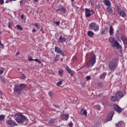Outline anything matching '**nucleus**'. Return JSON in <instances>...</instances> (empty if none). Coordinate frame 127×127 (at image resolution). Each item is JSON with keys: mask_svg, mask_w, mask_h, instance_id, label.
I'll use <instances>...</instances> for the list:
<instances>
[{"mask_svg": "<svg viewBox=\"0 0 127 127\" xmlns=\"http://www.w3.org/2000/svg\"><path fill=\"white\" fill-rule=\"evenodd\" d=\"M119 66V59L113 58L111 59L108 63V67L111 71H115Z\"/></svg>", "mask_w": 127, "mask_h": 127, "instance_id": "1", "label": "nucleus"}, {"mask_svg": "<svg viewBox=\"0 0 127 127\" xmlns=\"http://www.w3.org/2000/svg\"><path fill=\"white\" fill-rule=\"evenodd\" d=\"M26 87V84L21 83L19 85L17 84H15L14 85L13 91L15 93H17L18 95L21 94V92L25 89Z\"/></svg>", "mask_w": 127, "mask_h": 127, "instance_id": "2", "label": "nucleus"}, {"mask_svg": "<svg viewBox=\"0 0 127 127\" xmlns=\"http://www.w3.org/2000/svg\"><path fill=\"white\" fill-rule=\"evenodd\" d=\"M16 115L18 116L15 118V121L18 124H23L26 121V117L23 115L22 113H18Z\"/></svg>", "mask_w": 127, "mask_h": 127, "instance_id": "3", "label": "nucleus"}, {"mask_svg": "<svg viewBox=\"0 0 127 127\" xmlns=\"http://www.w3.org/2000/svg\"><path fill=\"white\" fill-rule=\"evenodd\" d=\"M91 58L89 59V60L88 61L86 64V67L88 68H91V67H93V66L95 65V63H96V55L93 53H91Z\"/></svg>", "mask_w": 127, "mask_h": 127, "instance_id": "4", "label": "nucleus"}, {"mask_svg": "<svg viewBox=\"0 0 127 127\" xmlns=\"http://www.w3.org/2000/svg\"><path fill=\"white\" fill-rule=\"evenodd\" d=\"M109 41L111 44L112 47H116L117 49H120V43L115 38L110 37L109 39Z\"/></svg>", "mask_w": 127, "mask_h": 127, "instance_id": "5", "label": "nucleus"}, {"mask_svg": "<svg viewBox=\"0 0 127 127\" xmlns=\"http://www.w3.org/2000/svg\"><path fill=\"white\" fill-rule=\"evenodd\" d=\"M89 28L97 32L100 30V26L95 22H91L89 24Z\"/></svg>", "mask_w": 127, "mask_h": 127, "instance_id": "6", "label": "nucleus"}, {"mask_svg": "<svg viewBox=\"0 0 127 127\" xmlns=\"http://www.w3.org/2000/svg\"><path fill=\"white\" fill-rule=\"evenodd\" d=\"M6 125L8 126H10V127H17L18 125L16 122L13 120H7L6 121Z\"/></svg>", "mask_w": 127, "mask_h": 127, "instance_id": "7", "label": "nucleus"}, {"mask_svg": "<svg viewBox=\"0 0 127 127\" xmlns=\"http://www.w3.org/2000/svg\"><path fill=\"white\" fill-rule=\"evenodd\" d=\"M114 114L115 112L114 111H111L107 117V121L110 122L113 120V117H114Z\"/></svg>", "mask_w": 127, "mask_h": 127, "instance_id": "8", "label": "nucleus"}, {"mask_svg": "<svg viewBox=\"0 0 127 127\" xmlns=\"http://www.w3.org/2000/svg\"><path fill=\"white\" fill-rule=\"evenodd\" d=\"M55 52H56V53L61 55L62 56H65L64 53H63L62 50L60 49V48L58 47H55Z\"/></svg>", "mask_w": 127, "mask_h": 127, "instance_id": "9", "label": "nucleus"}, {"mask_svg": "<svg viewBox=\"0 0 127 127\" xmlns=\"http://www.w3.org/2000/svg\"><path fill=\"white\" fill-rule=\"evenodd\" d=\"M115 96L118 98H124V92L123 91H118L116 93Z\"/></svg>", "mask_w": 127, "mask_h": 127, "instance_id": "10", "label": "nucleus"}, {"mask_svg": "<svg viewBox=\"0 0 127 127\" xmlns=\"http://www.w3.org/2000/svg\"><path fill=\"white\" fill-rule=\"evenodd\" d=\"M114 110L119 113H121V112H123V110H122V108H120V106H119V105H115L114 106Z\"/></svg>", "mask_w": 127, "mask_h": 127, "instance_id": "11", "label": "nucleus"}, {"mask_svg": "<svg viewBox=\"0 0 127 127\" xmlns=\"http://www.w3.org/2000/svg\"><path fill=\"white\" fill-rule=\"evenodd\" d=\"M66 39L65 37H63L62 35H61L59 38L58 39V41L60 42V43H63V42H65Z\"/></svg>", "mask_w": 127, "mask_h": 127, "instance_id": "12", "label": "nucleus"}, {"mask_svg": "<svg viewBox=\"0 0 127 127\" xmlns=\"http://www.w3.org/2000/svg\"><path fill=\"white\" fill-rule=\"evenodd\" d=\"M109 33L111 36H114V27H113V26L112 25H110Z\"/></svg>", "mask_w": 127, "mask_h": 127, "instance_id": "13", "label": "nucleus"}, {"mask_svg": "<svg viewBox=\"0 0 127 127\" xmlns=\"http://www.w3.org/2000/svg\"><path fill=\"white\" fill-rule=\"evenodd\" d=\"M85 16L86 17H90L91 15H92V14H91V11H90V9L88 8H85Z\"/></svg>", "mask_w": 127, "mask_h": 127, "instance_id": "14", "label": "nucleus"}, {"mask_svg": "<svg viewBox=\"0 0 127 127\" xmlns=\"http://www.w3.org/2000/svg\"><path fill=\"white\" fill-rule=\"evenodd\" d=\"M61 118L62 120H65V121H68V119H69V115L66 114H62L61 115Z\"/></svg>", "mask_w": 127, "mask_h": 127, "instance_id": "15", "label": "nucleus"}, {"mask_svg": "<svg viewBox=\"0 0 127 127\" xmlns=\"http://www.w3.org/2000/svg\"><path fill=\"white\" fill-rule=\"evenodd\" d=\"M121 39L123 43H124V44H127V38L126 35H122L121 36Z\"/></svg>", "mask_w": 127, "mask_h": 127, "instance_id": "16", "label": "nucleus"}, {"mask_svg": "<svg viewBox=\"0 0 127 127\" xmlns=\"http://www.w3.org/2000/svg\"><path fill=\"white\" fill-rule=\"evenodd\" d=\"M57 10L59 12H61V14H62V13H65V11H67V10L66 9V8H64V7H63L61 9L59 8Z\"/></svg>", "mask_w": 127, "mask_h": 127, "instance_id": "17", "label": "nucleus"}, {"mask_svg": "<svg viewBox=\"0 0 127 127\" xmlns=\"http://www.w3.org/2000/svg\"><path fill=\"white\" fill-rule=\"evenodd\" d=\"M104 4L106 5V6H110L111 7L112 5V4L111 3V1L110 0H104L103 1Z\"/></svg>", "mask_w": 127, "mask_h": 127, "instance_id": "18", "label": "nucleus"}, {"mask_svg": "<svg viewBox=\"0 0 127 127\" xmlns=\"http://www.w3.org/2000/svg\"><path fill=\"white\" fill-rule=\"evenodd\" d=\"M28 61H35L37 63H39V64H41V61L38 60V59H33L31 58H29L28 60Z\"/></svg>", "mask_w": 127, "mask_h": 127, "instance_id": "19", "label": "nucleus"}, {"mask_svg": "<svg viewBox=\"0 0 127 127\" xmlns=\"http://www.w3.org/2000/svg\"><path fill=\"white\" fill-rule=\"evenodd\" d=\"M118 97L117 96H112L111 97V100L113 102V103H116L118 101Z\"/></svg>", "mask_w": 127, "mask_h": 127, "instance_id": "20", "label": "nucleus"}, {"mask_svg": "<svg viewBox=\"0 0 127 127\" xmlns=\"http://www.w3.org/2000/svg\"><path fill=\"white\" fill-rule=\"evenodd\" d=\"M95 34L94 32L91 31H87V35L89 37H94Z\"/></svg>", "mask_w": 127, "mask_h": 127, "instance_id": "21", "label": "nucleus"}, {"mask_svg": "<svg viewBox=\"0 0 127 127\" xmlns=\"http://www.w3.org/2000/svg\"><path fill=\"white\" fill-rule=\"evenodd\" d=\"M107 9L109 12V13H110V14H113L114 13V10H113V9H112V8H111V6H108L107 8Z\"/></svg>", "mask_w": 127, "mask_h": 127, "instance_id": "22", "label": "nucleus"}, {"mask_svg": "<svg viewBox=\"0 0 127 127\" xmlns=\"http://www.w3.org/2000/svg\"><path fill=\"white\" fill-rule=\"evenodd\" d=\"M59 75L60 77L63 76V73H64V70L62 68H61L59 70Z\"/></svg>", "mask_w": 127, "mask_h": 127, "instance_id": "23", "label": "nucleus"}, {"mask_svg": "<svg viewBox=\"0 0 127 127\" xmlns=\"http://www.w3.org/2000/svg\"><path fill=\"white\" fill-rule=\"evenodd\" d=\"M118 14H119V15H120L122 17H126L127 16V14L126 13V12L123 11L120 12Z\"/></svg>", "mask_w": 127, "mask_h": 127, "instance_id": "24", "label": "nucleus"}, {"mask_svg": "<svg viewBox=\"0 0 127 127\" xmlns=\"http://www.w3.org/2000/svg\"><path fill=\"white\" fill-rule=\"evenodd\" d=\"M81 113H83V114L84 115V117H87L88 115V113L87 112V111L86 110L82 109L81 110Z\"/></svg>", "mask_w": 127, "mask_h": 127, "instance_id": "25", "label": "nucleus"}, {"mask_svg": "<svg viewBox=\"0 0 127 127\" xmlns=\"http://www.w3.org/2000/svg\"><path fill=\"white\" fill-rule=\"evenodd\" d=\"M122 125H123V121L119 122L117 123H116V127H121Z\"/></svg>", "mask_w": 127, "mask_h": 127, "instance_id": "26", "label": "nucleus"}, {"mask_svg": "<svg viewBox=\"0 0 127 127\" xmlns=\"http://www.w3.org/2000/svg\"><path fill=\"white\" fill-rule=\"evenodd\" d=\"M60 57V55H57L54 59V61L55 62H58V61H59V59H60L59 57Z\"/></svg>", "mask_w": 127, "mask_h": 127, "instance_id": "27", "label": "nucleus"}, {"mask_svg": "<svg viewBox=\"0 0 127 127\" xmlns=\"http://www.w3.org/2000/svg\"><path fill=\"white\" fill-rule=\"evenodd\" d=\"M16 28L21 31L23 30V28H22V27L19 25H17L16 26Z\"/></svg>", "mask_w": 127, "mask_h": 127, "instance_id": "28", "label": "nucleus"}, {"mask_svg": "<svg viewBox=\"0 0 127 127\" xmlns=\"http://www.w3.org/2000/svg\"><path fill=\"white\" fill-rule=\"evenodd\" d=\"M116 38H120V31L117 30L116 34Z\"/></svg>", "mask_w": 127, "mask_h": 127, "instance_id": "29", "label": "nucleus"}, {"mask_svg": "<svg viewBox=\"0 0 127 127\" xmlns=\"http://www.w3.org/2000/svg\"><path fill=\"white\" fill-rule=\"evenodd\" d=\"M35 26L37 29H39L40 28V24L36 23H35Z\"/></svg>", "mask_w": 127, "mask_h": 127, "instance_id": "30", "label": "nucleus"}, {"mask_svg": "<svg viewBox=\"0 0 127 127\" xmlns=\"http://www.w3.org/2000/svg\"><path fill=\"white\" fill-rule=\"evenodd\" d=\"M4 118H5V116L3 115H0V121H3V120H4Z\"/></svg>", "mask_w": 127, "mask_h": 127, "instance_id": "31", "label": "nucleus"}, {"mask_svg": "<svg viewBox=\"0 0 127 127\" xmlns=\"http://www.w3.org/2000/svg\"><path fill=\"white\" fill-rule=\"evenodd\" d=\"M49 124H51V125H54L55 121L54 119H52L49 121Z\"/></svg>", "mask_w": 127, "mask_h": 127, "instance_id": "32", "label": "nucleus"}, {"mask_svg": "<svg viewBox=\"0 0 127 127\" xmlns=\"http://www.w3.org/2000/svg\"><path fill=\"white\" fill-rule=\"evenodd\" d=\"M98 86L99 88H103V87L104 86V85L103 84V83L99 82L98 83Z\"/></svg>", "mask_w": 127, "mask_h": 127, "instance_id": "33", "label": "nucleus"}, {"mask_svg": "<svg viewBox=\"0 0 127 127\" xmlns=\"http://www.w3.org/2000/svg\"><path fill=\"white\" fill-rule=\"evenodd\" d=\"M62 84V81H60L57 82V85L58 86V87H59V86H61Z\"/></svg>", "mask_w": 127, "mask_h": 127, "instance_id": "34", "label": "nucleus"}, {"mask_svg": "<svg viewBox=\"0 0 127 127\" xmlns=\"http://www.w3.org/2000/svg\"><path fill=\"white\" fill-rule=\"evenodd\" d=\"M117 13H118V14H119V13L121 12L122 10H121V8H120V7H118L117 8Z\"/></svg>", "mask_w": 127, "mask_h": 127, "instance_id": "35", "label": "nucleus"}, {"mask_svg": "<svg viewBox=\"0 0 127 127\" xmlns=\"http://www.w3.org/2000/svg\"><path fill=\"white\" fill-rule=\"evenodd\" d=\"M96 8H97V9H100V8H101V5L100 4V3H98L96 5Z\"/></svg>", "mask_w": 127, "mask_h": 127, "instance_id": "36", "label": "nucleus"}, {"mask_svg": "<svg viewBox=\"0 0 127 127\" xmlns=\"http://www.w3.org/2000/svg\"><path fill=\"white\" fill-rule=\"evenodd\" d=\"M0 80L1 81H2V82L5 83V79H4V77H3V76L0 77Z\"/></svg>", "mask_w": 127, "mask_h": 127, "instance_id": "37", "label": "nucleus"}, {"mask_svg": "<svg viewBox=\"0 0 127 127\" xmlns=\"http://www.w3.org/2000/svg\"><path fill=\"white\" fill-rule=\"evenodd\" d=\"M48 95L49 97H52V96H53V93H52V91H49L48 92Z\"/></svg>", "mask_w": 127, "mask_h": 127, "instance_id": "38", "label": "nucleus"}, {"mask_svg": "<svg viewBox=\"0 0 127 127\" xmlns=\"http://www.w3.org/2000/svg\"><path fill=\"white\" fill-rule=\"evenodd\" d=\"M72 60L73 61H78V59H77V57H76L75 56H73V57H72Z\"/></svg>", "mask_w": 127, "mask_h": 127, "instance_id": "39", "label": "nucleus"}, {"mask_svg": "<svg viewBox=\"0 0 127 127\" xmlns=\"http://www.w3.org/2000/svg\"><path fill=\"white\" fill-rule=\"evenodd\" d=\"M53 107L56 108V109H60V106H59V105H56L55 104H54Z\"/></svg>", "mask_w": 127, "mask_h": 127, "instance_id": "40", "label": "nucleus"}, {"mask_svg": "<svg viewBox=\"0 0 127 127\" xmlns=\"http://www.w3.org/2000/svg\"><path fill=\"white\" fill-rule=\"evenodd\" d=\"M21 78L23 80H25V79H26V76L24 74H22Z\"/></svg>", "mask_w": 127, "mask_h": 127, "instance_id": "41", "label": "nucleus"}, {"mask_svg": "<svg viewBox=\"0 0 127 127\" xmlns=\"http://www.w3.org/2000/svg\"><path fill=\"white\" fill-rule=\"evenodd\" d=\"M8 27L10 29H11V27L10 26L11 24V22H8Z\"/></svg>", "mask_w": 127, "mask_h": 127, "instance_id": "42", "label": "nucleus"}, {"mask_svg": "<svg viewBox=\"0 0 127 127\" xmlns=\"http://www.w3.org/2000/svg\"><path fill=\"white\" fill-rule=\"evenodd\" d=\"M0 46L2 48H4V45L1 43V41H0Z\"/></svg>", "mask_w": 127, "mask_h": 127, "instance_id": "43", "label": "nucleus"}, {"mask_svg": "<svg viewBox=\"0 0 127 127\" xmlns=\"http://www.w3.org/2000/svg\"><path fill=\"white\" fill-rule=\"evenodd\" d=\"M68 126H69V127H73V123H72V122H69V123H68Z\"/></svg>", "mask_w": 127, "mask_h": 127, "instance_id": "44", "label": "nucleus"}, {"mask_svg": "<svg viewBox=\"0 0 127 127\" xmlns=\"http://www.w3.org/2000/svg\"><path fill=\"white\" fill-rule=\"evenodd\" d=\"M68 74H69L70 75V76H74V73L73 72V71H70V72H68Z\"/></svg>", "mask_w": 127, "mask_h": 127, "instance_id": "45", "label": "nucleus"}, {"mask_svg": "<svg viewBox=\"0 0 127 127\" xmlns=\"http://www.w3.org/2000/svg\"><path fill=\"white\" fill-rule=\"evenodd\" d=\"M66 70L67 71L68 73H69L71 72V71H72V70H71V69L68 67L66 68Z\"/></svg>", "mask_w": 127, "mask_h": 127, "instance_id": "46", "label": "nucleus"}, {"mask_svg": "<svg viewBox=\"0 0 127 127\" xmlns=\"http://www.w3.org/2000/svg\"><path fill=\"white\" fill-rule=\"evenodd\" d=\"M106 31L105 30H102L101 31V34H106Z\"/></svg>", "mask_w": 127, "mask_h": 127, "instance_id": "47", "label": "nucleus"}, {"mask_svg": "<svg viewBox=\"0 0 127 127\" xmlns=\"http://www.w3.org/2000/svg\"><path fill=\"white\" fill-rule=\"evenodd\" d=\"M54 23L56 24V25H59L60 24V21L54 22Z\"/></svg>", "mask_w": 127, "mask_h": 127, "instance_id": "48", "label": "nucleus"}, {"mask_svg": "<svg viewBox=\"0 0 127 127\" xmlns=\"http://www.w3.org/2000/svg\"><path fill=\"white\" fill-rule=\"evenodd\" d=\"M105 77H106V75L105 74V73H103L101 75V78H105Z\"/></svg>", "mask_w": 127, "mask_h": 127, "instance_id": "49", "label": "nucleus"}, {"mask_svg": "<svg viewBox=\"0 0 127 127\" xmlns=\"http://www.w3.org/2000/svg\"><path fill=\"white\" fill-rule=\"evenodd\" d=\"M4 3V1L3 0H0V4H3Z\"/></svg>", "mask_w": 127, "mask_h": 127, "instance_id": "50", "label": "nucleus"}, {"mask_svg": "<svg viewBox=\"0 0 127 127\" xmlns=\"http://www.w3.org/2000/svg\"><path fill=\"white\" fill-rule=\"evenodd\" d=\"M85 79H86V80H90V79H91V77H90V76H87L85 77Z\"/></svg>", "mask_w": 127, "mask_h": 127, "instance_id": "51", "label": "nucleus"}, {"mask_svg": "<svg viewBox=\"0 0 127 127\" xmlns=\"http://www.w3.org/2000/svg\"><path fill=\"white\" fill-rule=\"evenodd\" d=\"M108 29H109V27H108L107 26L105 27L104 30L108 31Z\"/></svg>", "mask_w": 127, "mask_h": 127, "instance_id": "52", "label": "nucleus"}, {"mask_svg": "<svg viewBox=\"0 0 127 127\" xmlns=\"http://www.w3.org/2000/svg\"><path fill=\"white\" fill-rule=\"evenodd\" d=\"M2 74H3V70L1 69L0 70V74L1 75Z\"/></svg>", "mask_w": 127, "mask_h": 127, "instance_id": "53", "label": "nucleus"}, {"mask_svg": "<svg viewBox=\"0 0 127 127\" xmlns=\"http://www.w3.org/2000/svg\"><path fill=\"white\" fill-rule=\"evenodd\" d=\"M21 19H23V18H24V14H22L21 15Z\"/></svg>", "mask_w": 127, "mask_h": 127, "instance_id": "54", "label": "nucleus"}, {"mask_svg": "<svg viewBox=\"0 0 127 127\" xmlns=\"http://www.w3.org/2000/svg\"><path fill=\"white\" fill-rule=\"evenodd\" d=\"M32 32H36V30H35V28L33 29V30H32Z\"/></svg>", "mask_w": 127, "mask_h": 127, "instance_id": "55", "label": "nucleus"}, {"mask_svg": "<svg viewBox=\"0 0 127 127\" xmlns=\"http://www.w3.org/2000/svg\"><path fill=\"white\" fill-rule=\"evenodd\" d=\"M23 1V0H22L20 1V5H21V4H22Z\"/></svg>", "mask_w": 127, "mask_h": 127, "instance_id": "56", "label": "nucleus"}, {"mask_svg": "<svg viewBox=\"0 0 127 127\" xmlns=\"http://www.w3.org/2000/svg\"><path fill=\"white\" fill-rule=\"evenodd\" d=\"M101 96H103V93H100L99 94V97H101Z\"/></svg>", "mask_w": 127, "mask_h": 127, "instance_id": "57", "label": "nucleus"}, {"mask_svg": "<svg viewBox=\"0 0 127 127\" xmlns=\"http://www.w3.org/2000/svg\"><path fill=\"white\" fill-rule=\"evenodd\" d=\"M19 54V52H17L15 56H17V55H18Z\"/></svg>", "mask_w": 127, "mask_h": 127, "instance_id": "58", "label": "nucleus"}, {"mask_svg": "<svg viewBox=\"0 0 127 127\" xmlns=\"http://www.w3.org/2000/svg\"><path fill=\"white\" fill-rule=\"evenodd\" d=\"M91 5H92V6H93V5H94V3H93V2H91Z\"/></svg>", "mask_w": 127, "mask_h": 127, "instance_id": "59", "label": "nucleus"}, {"mask_svg": "<svg viewBox=\"0 0 127 127\" xmlns=\"http://www.w3.org/2000/svg\"><path fill=\"white\" fill-rule=\"evenodd\" d=\"M5 3H8V0H6Z\"/></svg>", "mask_w": 127, "mask_h": 127, "instance_id": "60", "label": "nucleus"}, {"mask_svg": "<svg viewBox=\"0 0 127 127\" xmlns=\"http://www.w3.org/2000/svg\"><path fill=\"white\" fill-rule=\"evenodd\" d=\"M40 31H43V28H41V29H40Z\"/></svg>", "mask_w": 127, "mask_h": 127, "instance_id": "61", "label": "nucleus"}, {"mask_svg": "<svg viewBox=\"0 0 127 127\" xmlns=\"http://www.w3.org/2000/svg\"><path fill=\"white\" fill-rule=\"evenodd\" d=\"M90 12H94V10H90Z\"/></svg>", "mask_w": 127, "mask_h": 127, "instance_id": "62", "label": "nucleus"}, {"mask_svg": "<svg viewBox=\"0 0 127 127\" xmlns=\"http://www.w3.org/2000/svg\"><path fill=\"white\" fill-rule=\"evenodd\" d=\"M34 1H35V2H37L38 1V0H34Z\"/></svg>", "mask_w": 127, "mask_h": 127, "instance_id": "63", "label": "nucleus"}, {"mask_svg": "<svg viewBox=\"0 0 127 127\" xmlns=\"http://www.w3.org/2000/svg\"><path fill=\"white\" fill-rule=\"evenodd\" d=\"M11 0H12L13 1H15V0H9V1H11Z\"/></svg>", "mask_w": 127, "mask_h": 127, "instance_id": "64", "label": "nucleus"}]
</instances>
